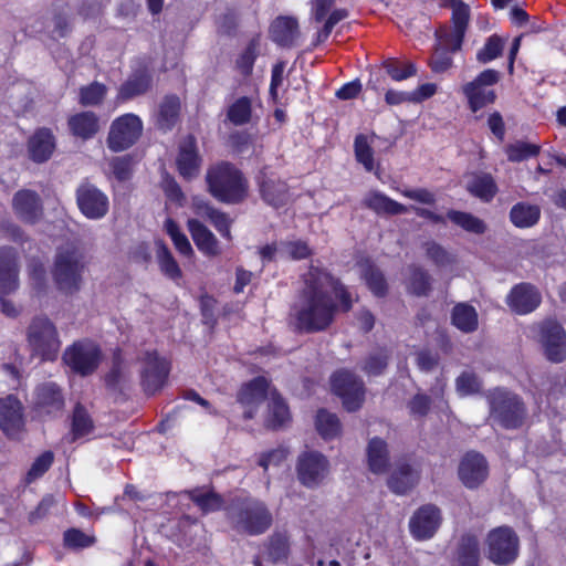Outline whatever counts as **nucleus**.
I'll return each mask as SVG.
<instances>
[{"label": "nucleus", "mask_w": 566, "mask_h": 566, "mask_svg": "<svg viewBox=\"0 0 566 566\" xmlns=\"http://www.w3.org/2000/svg\"><path fill=\"white\" fill-rule=\"evenodd\" d=\"M304 281L305 285L292 308L297 332H324L333 324L338 310L333 295L339 301V308L343 312L352 308L350 293L327 271L312 266Z\"/></svg>", "instance_id": "obj_1"}, {"label": "nucleus", "mask_w": 566, "mask_h": 566, "mask_svg": "<svg viewBox=\"0 0 566 566\" xmlns=\"http://www.w3.org/2000/svg\"><path fill=\"white\" fill-rule=\"evenodd\" d=\"M208 190L218 201L237 205L248 197L249 184L243 174L230 163L210 167L206 175Z\"/></svg>", "instance_id": "obj_2"}, {"label": "nucleus", "mask_w": 566, "mask_h": 566, "mask_svg": "<svg viewBox=\"0 0 566 566\" xmlns=\"http://www.w3.org/2000/svg\"><path fill=\"white\" fill-rule=\"evenodd\" d=\"M87 261L84 253L75 247L60 248L54 256L53 282L62 294L74 295L81 291Z\"/></svg>", "instance_id": "obj_3"}, {"label": "nucleus", "mask_w": 566, "mask_h": 566, "mask_svg": "<svg viewBox=\"0 0 566 566\" xmlns=\"http://www.w3.org/2000/svg\"><path fill=\"white\" fill-rule=\"evenodd\" d=\"M227 516L233 530L251 536L265 533L273 523L266 505L252 499L232 502L227 507Z\"/></svg>", "instance_id": "obj_4"}, {"label": "nucleus", "mask_w": 566, "mask_h": 566, "mask_svg": "<svg viewBox=\"0 0 566 566\" xmlns=\"http://www.w3.org/2000/svg\"><path fill=\"white\" fill-rule=\"evenodd\" d=\"M490 417L504 429L523 426L526 408L518 396L504 389H494L488 395Z\"/></svg>", "instance_id": "obj_5"}, {"label": "nucleus", "mask_w": 566, "mask_h": 566, "mask_svg": "<svg viewBox=\"0 0 566 566\" xmlns=\"http://www.w3.org/2000/svg\"><path fill=\"white\" fill-rule=\"evenodd\" d=\"M27 340L32 354L42 360H54L61 346L55 325L42 315L32 318L27 329Z\"/></svg>", "instance_id": "obj_6"}, {"label": "nucleus", "mask_w": 566, "mask_h": 566, "mask_svg": "<svg viewBox=\"0 0 566 566\" xmlns=\"http://www.w3.org/2000/svg\"><path fill=\"white\" fill-rule=\"evenodd\" d=\"M19 287L18 252L11 247L0 248V307L8 317H17L19 310L4 296Z\"/></svg>", "instance_id": "obj_7"}, {"label": "nucleus", "mask_w": 566, "mask_h": 566, "mask_svg": "<svg viewBox=\"0 0 566 566\" xmlns=\"http://www.w3.org/2000/svg\"><path fill=\"white\" fill-rule=\"evenodd\" d=\"M501 78L499 71L488 69L481 72L473 81L461 87L462 94L468 101V107L472 113H478L483 107L491 105L496 99V93L492 88Z\"/></svg>", "instance_id": "obj_8"}, {"label": "nucleus", "mask_w": 566, "mask_h": 566, "mask_svg": "<svg viewBox=\"0 0 566 566\" xmlns=\"http://www.w3.org/2000/svg\"><path fill=\"white\" fill-rule=\"evenodd\" d=\"M488 557L496 565H510L518 555V536L509 526H499L488 534Z\"/></svg>", "instance_id": "obj_9"}, {"label": "nucleus", "mask_w": 566, "mask_h": 566, "mask_svg": "<svg viewBox=\"0 0 566 566\" xmlns=\"http://www.w3.org/2000/svg\"><path fill=\"white\" fill-rule=\"evenodd\" d=\"M333 391L343 400L345 409L349 412L358 410L365 399L363 380L354 373L340 369L331 377Z\"/></svg>", "instance_id": "obj_10"}, {"label": "nucleus", "mask_w": 566, "mask_h": 566, "mask_svg": "<svg viewBox=\"0 0 566 566\" xmlns=\"http://www.w3.org/2000/svg\"><path fill=\"white\" fill-rule=\"evenodd\" d=\"M143 133L140 118L132 113L113 120L107 136V146L113 151H122L133 146Z\"/></svg>", "instance_id": "obj_11"}, {"label": "nucleus", "mask_w": 566, "mask_h": 566, "mask_svg": "<svg viewBox=\"0 0 566 566\" xmlns=\"http://www.w3.org/2000/svg\"><path fill=\"white\" fill-rule=\"evenodd\" d=\"M63 360L74 373L87 376L97 369L101 350L91 342H77L65 350Z\"/></svg>", "instance_id": "obj_12"}, {"label": "nucleus", "mask_w": 566, "mask_h": 566, "mask_svg": "<svg viewBox=\"0 0 566 566\" xmlns=\"http://www.w3.org/2000/svg\"><path fill=\"white\" fill-rule=\"evenodd\" d=\"M169 363L156 352H147L142 358L140 385L147 395L159 391L167 381Z\"/></svg>", "instance_id": "obj_13"}, {"label": "nucleus", "mask_w": 566, "mask_h": 566, "mask_svg": "<svg viewBox=\"0 0 566 566\" xmlns=\"http://www.w3.org/2000/svg\"><path fill=\"white\" fill-rule=\"evenodd\" d=\"M34 410L39 416L56 418L62 416L65 407L63 389L53 381H45L34 389Z\"/></svg>", "instance_id": "obj_14"}, {"label": "nucleus", "mask_w": 566, "mask_h": 566, "mask_svg": "<svg viewBox=\"0 0 566 566\" xmlns=\"http://www.w3.org/2000/svg\"><path fill=\"white\" fill-rule=\"evenodd\" d=\"M328 460L317 451L300 454L296 472L300 482L306 488L317 486L328 473Z\"/></svg>", "instance_id": "obj_15"}, {"label": "nucleus", "mask_w": 566, "mask_h": 566, "mask_svg": "<svg viewBox=\"0 0 566 566\" xmlns=\"http://www.w3.org/2000/svg\"><path fill=\"white\" fill-rule=\"evenodd\" d=\"M76 203L80 211L91 220L104 218L109 208L108 198L92 184H82L76 189Z\"/></svg>", "instance_id": "obj_16"}, {"label": "nucleus", "mask_w": 566, "mask_h": 566, "mask_svg": "<svg viewBox=\"0 0 566 566\" xmlns=\"http://www.w3.org/2000/svg\"><path fill=\"white\" fill-rule=\"evenodd\" d=\"M458 475L468 489H478L489 476L486 459L479 452H467L458 467Z\"/></svg>", "instance_id": "obj_17"}, {"label": "nucleus", "mask_w": 566, "mask_h": 566, "mask_svg": "<svg viewBox=\"0 0 566 566\" xmlns=\"http://www.w3.org/2000/svg\"><path fill=\"white\" fill-rule=\"evenodd\" d=\"M259 192L263 201L274 208L286 205L290 193L287 184L276 174L263 168L256 176Z\"/></svg>", "instance_id": "obj_18"}, {"label": "nucleus", "mask_w": 566, "mask_h": 566, "mask_svg": "<svg viewBox=\"0 0 566 566\" xmlns=\"http://www.w3.org/2000/svg\"><path fill=\"white\" fill-rule=\"evenodd\" d=\"M12 209L15 216L28 224L38 223L44 213L41 197L36 191L30 189H21L14 193Z\"/></svg>", "instance_id": "obj_19"}, {"label": "nucleus", "mask_w": 566, "mask_h": 566, "mask_svg": "<svg viewBox=\"0 0 566 566\" xmlns=\"http://www.w3.org/2000/svg\"><path fill=\"white\" fill-rule=\"evenodd\" d=\"M23 406L13 395L0 398V429L9 438H17L24 428Z\"/></svg>", "instance_id": "obj_20"}, {"label": "nucleus", "mask_w": 566, "mask_h": 566, "mask_svg": "<svg viewBox=\"0 0 566 566\" xmlns=\"http://www.w3.org/2000/svg\"><path fill=\"white\" fill-rule=\"evenodd\" d=\"M541 340L546 357L553 363H560L566 357V332L555 321H546L541 327Z\"/></svg>", "instance_id": "obj_21"}, {"label": "nucleus", "mask_w": 566, "mask_h": 566, "mask_svg": "<svg viewBox=\"0 0 566 566\" xmlns=\"http://www.w3.org/2000/svg\"><path fill=\"white\" fill-rule=\"evenodd\" d=\"M449 8L452 9V29L440 28L436 33L443 35L444 44L453 50H461L464 34L470 21V8L463 1Z\"/></svg>", "instance_id": "obj_22"}, {"label": "nucleus", "mask_w": 566, "mask_h": 566, "mask_svg": "<svg viewBox=\"0 0 566 566\" xmlns=\"http://www.w3.org/2000/svg\"><path fill=\"white\" fill-rule=\"evenodd\" d=\"M202 158L199 155L196 138L192 135L185 137L179 144L176 159L177 169L187 180L196 178L201 169Z\"/></svg>", "instance_id": "obj_23"}, {"label": "nucleus", "mask_w": 566, "mask_h": 566, "mask_svg": "<svg viewBox=\"0 0 566 566\" xmlns=\"http://www.w3.org/2000/svg\"><path fill=\"white\" fill-rule=\"evenodd\" d=\"M541 302V293L530 283L515 285L506 297L509 307L518 315L532 313L539 306Z\"/></svg>", "instance_id": "obj_24"}, {"label": "nucleus", "mask_w": 566, "mask_h": 566, "mask_svg": "<svg viewBox=\"0 0 566 566\" xmlns=\"http://www.w3.org/2000/svg\"><path fill=\"white\" fill-rule=\"evenodd\" d=\"M441 522L440 510L434 505L420 507L410 520V532L417 539H428Z\"/></svg>", "instance_id": "obj_25"}, {"label": "nucleus", "mask_w": 566, "mask_h": 566, "mask_svg": "<svg viewBox=\"0 0 566 566\" xmlns=\"http://www.w3.org/2000/svg\"><path fill=\"white\" fill-rule=\"evenodd\" d=\"M55 147V137L49 128L36 129L27 144L29 158L36 164L48 161L52 157Z\"/></svg>", "instance_id": "obj_26"}, {"label": "nucleus", "mask_w": 566, "mask_h": 566, "mask_svg": "<svg viewBox=\"0 0 566 566\" xmlns=\"http://www.w3.org/2000/svg\"><path fill=\"white\" fill-rule=\"evenodd\" d=\"M271 39L280 46L291 48L300 36L298 22L294 17H277L270 27Z\"/></svg>", "instance_id": "obj_27"}, {"label": "nucleus", "mask_w": 566, "mask_h": 566, "mask_svg": "<svg viewBox=\"0 0 566 566\" xmlns=\"http://www.w3.org/2000/svg\"><path fill=\"white\" fill-rule=\"evenodd\" d=\"M153 83V77L146 69L136 70L129 77L120 85L117 94L118 101H129L136 96L146 94Z\"/></svg>", "instance_id": "obj_28"}, {"label": "nucleus", "mask_w": 566, "mask_h": 566, "mask_svg": "<svg viewBox=\"0 0 566 566\" xmlns=\"http://www.w3.org/2000/svg\"><path fill=\"white\" fill-rule=\"evenodd\" d=\"M188 230L197 248L209 256L220 254L219 242L214 234L199 220L189 219Z\"/></svg>", "instance_id": "obj_29"}, {"label": "nucleus", "mask_w": 566, "mask_h": 566, "mask_svg": "<svg viewBox=\"0 0 566 566\" xmlns=\"http://www.w3.org/2000/svg\"><path fill=\"white\" fill-rule=\"evenodd\" d=\"M467 191L483 202H490L497 193L494 178L488 172H472L468 176Z\"/></svg>", "instance_id": "obj_30"}, {"label": "nucleus", "mask_w": 566, "mask_h": 566, "mask_svg": "<svg viewBox=\"0 0 566 566\" xmlns=\"http://www.w3.org/2000/svg\"><path fill=\"white\" fill-rule=\"evenodd\" d=\"M480 547L478 536L465 533L461 536L454 556V566H479Z\"/></svg>", "instance_id": "obj_31"}, {"label": "nucleus", "mask_w": 566, "mask_h": 566, "mask_svg": "<svg viewBox=\"0 0 566 566\" xmlns=\"http://www.w3.org/2000/svg\"><path fill=\"white\" fill-rule=\"evenodd\" d=\"M419 481V474L408 463H399L388 479V488L396 494H406Z\"/></svg>", "instance_id": "obj_32"}, {"label": "nucleus", "mask_w": 566, "mask_h": 566, "mask_svg": "<svg viewBox=\"0 0 566 566\" xmlns=\"http://www.w3.org/2000/svg\"><path fill=\"white\" fill-rule=\"evenodd\" d=\"M94 430V421L87 409L80 402L74 406L72 412L71 431L65 437L69 443L90 434Z\"/></svg>", "instance_id": "obj_33"}, {"label": "nucleus", "mask_w": 566, "mask_h": 566, "mask_svg": "<svg viewBox=\"0 0 566 566\" xmlns=\"http://www.w3.org/2000/svg\"><path fill=\"white\" fill-rule=\"evenodd\" d=\"M364 206L377 214L397 216L407 212V207L392 200L380 191H370L364 199Z\"/></svg>", "instance_id": "obj_34"}, {"label": "nucleus", "mask_w": 566, "mask_h": 566, "mask_svg": "<svg viewBox=\"0 0 566 566\" xmlns=\"http://www.w3.org/2000/svg\"><path fill=\"white\" fill-rule=\"evenodd\" d=\"M290 552L291 544L286 532H274L264 543L265 557L274 564L285 563Z\"/></svg>", "instance_id": "obj_35"}, {"label": "nucleus", "mask_w": 566, "mask_h": 566, "mask_svg": "<svg viewBox=\"0 0 566 566\" xmlns=\"http://www.w3.org/2000/svg\"><path fill=\"white\" fill-rule=\"evenodd\" d=\"M368 468L373 473H385L389 465L387 443L380 438H373L367 447Z\"/></svg>", "instance_id": "obj_36"}, {"label": "nucleus", "mask_w": 566, "mask_h": 566, "mask_svg": "<svg viewBox=\"0 0 566 566\" xmlns=\"http://www.w3.org/2000/svg\"><path fill=\"white\" fill-rule=\"evenodd\" d=\"M72 134L82 139L92 138L98 132V117L93 112H82L69 118Z\"/></svg>", "instance_id": "obj_37"}, {"label": "nucleus", "mask_w": 566, "mask_h": 566, "mask_svg": "<svg viewBox=\"0 0 566 566\" xmlns=\"http://www.w3.org/2000/svg\"><path fill=\"white\" fill-rule=\"evenodd\" d=\"M130 379V370L127 363L123 359L119 350L113 356L111 370L105 376V384L112 390L122 391Z\"/></svg>", "instance_id": "obj_38"}, {"label": "nucleus", "mask_w": 566, "mask_h": 566, "mask_svg": "<svg viewBox=\"0 0 566 566\" xmlns=\"http://www.w3.org/2000/svg\"><path fill=\"white\" fill-rule=\"evenodd\" d=\"M195 207L197 213L207 218L223 238L228 240L231 239V220L227 213L216 209L210 203L205 201H196Z\"/></svg>", "instance_id": "obj_39"}, {"label": "nucleus", "mask_w": 566, "mask_h": 566, "mask_svg": "<svg viewBox=\"0 0 566 566\" xmlns=\"http://www.w3.org/2000/svg\"><path fill=\"white\" fill-rule=\"evenodd\" d=\"M186 494L203 514L219 511L224 503L220 494L205 488L189 490Z\"/></svg>", "instance_id": "obj_40"}, {"label": "nucleus", "mask_w": 566, "mask_h": 566, "mask_svg": "<svg viewBox=\"0 0 566 566\" xmlns=\"http://www.w3.org/2000/svg\"><path fill=\"white\" fill-rule=\"evenodd\" d=\"M268 387L264 377H256L241 388L238 400L244 406H258L265 399Z\"/></svg>", "instance_id": "obj_41"}, {"label": "nucleus", "mask_w": 566, "mask_h": 566, "mask_svg": "<svg viewBox=\"0 0 566 566\" xmlns=\"http://www.w3.org/2000/svg\"><path fill=\"white\" fill-rule=\"evenodd\" d=\"M180 111V99L176 95H168L160 104L157 116V126L159 129L170 130L178 122Z\"/></svg>", "instance_id": "obj_42"}, {"label": "nucleus", "mask_w": 566, "mask_h": 566, "mask_svg": "<svg viewBox=\"0 0 566 566\" xmlns=\"http://www.w3.org/2000/svg\"><path fill=\"white\" fill-rule=\"evenodd\" d=\"M452 323L464 333H472L478 329L479 321L475 308L467 303H459L452 311Z\"/></svg>", "instance_id": "obj_43"}, {"label": "nucleus", "mask_w": 566, "mask_h": 566, "mask_svg": "<svg viewBox=\"0 0 566 566\" xmlns=\"http://www.w3.org/2000/svg\"><path fill=\"white\" fill-rule=\"evenodd\" d=\"M360 275L365 280L368 289L378 297L387 293V282L382 272L371 262L366 261L360 264Z\"/></svg>", "instance_id": "obj_44"}, {"label": "nucleus", "mask_w": 566, "mask_h": 566, "mask_svg": "<svg viewBox=\"0 0 566 566\" xmlns=\"http://www.w3.org/2000/svg\"><path fill=\"white\" fill-rule=\"evenodd\" d=\"M437 44L434 52L430 59V66L434 73H443L452 66L451 53L458 52L449 45H446L443 35L436 33Z\"/></svg>", "instance_id": "obj_45"}, {"label": "nucleus", "mask_w": 566, "mask_h": 566, "mask_svg": "<svg viewBox=\"0 0 566 566\" xmlns=\"http://www.w3.org/2000/svg\"><path fill=\"white\" fill-rule=\"evenodd\" d=\"M447 218L468 232L482 234L486 231V224L484 221L473 216L472 213L458 210H449Z\"/></svg>", "instance_id": "obj_46"}, {"label": "nucleus", "mask_w": 566, "mask_h": 566, "mask_svg": "<svg viewBox=\"0 0 566 566\" xmlns=\"http://www.w3.org/2000/svg\"><path fill=\"white\" fill-rule=\"evenodd\" d=\"M315 426L325 440L334 439L340 433V422L335 413L325 409L317 411Z\"/></svg>", "instance_id": "obj_47"}, {"label": "nucleus", "mask_w": 566, "mask_h": 566, "mask_svg": "<svg viewBox=\"0 0 566 566\" xmlns=\"http://www.w3.org/2000/svg\"><path fill=\"white\" fill-rule=\"evenodd\" d=\"M510 219L518 228L532 227L539 219V209L536 206L517 203L511 209Z\"/></svg>", "instance_id": "obj_48"}, {"label": "nucleus", "mask_w": 566, "mask_h": 566, "mask_svg": "<svg viewBox=\"0 0 566 566\" xmlns=\"http://www.w3.org/2000/svg\"><path fill=\"white\" fill-rule=\"evenodd\" d=\"M354 153L356 160L364 166L366 171L371 172L375 170L374 150L366 135L358 134L355 137Z\"/></svg>", "instance_id": "obj_49"}, {"label": "nucleus", "mask_w": 566, "mask_h": 566, "mask_svg": "<svg viewBox=\"0 0 566 566\" xmlns=\"http://www.w3.org/2000/svg\"><path fill=\"white\" fill-rule=\"evenodd\" d=\"M312 254L306 241L286 240L279 243V255L283 259L303 260Z\"/></svg>", "instance_id": "obj_50"}, {"label": "nucleus", "mask_w": 566, "mask_h": 566, "mask_svg": "<svg viewBox=\"0 0 566 566\" xmlns=\"http://www.w3.org/2000/svg\"><path fill=\"white\" fill-rule=\"evenodd\" d=\"M389 353L385 348L370 353L363 361L361 370L368 376L381 375L388 366Z\"/></svg>", "instance_id": "obj_51"}, {"label": "nucleus", "mask_w": 566, "mask_h": 566, "mask_svg": "<svg viewBox=\"0 0 566 566\" xmlns=\"http://www.w3.org/2000/svg\"><path fill=\"white\" fill-rule=\"evenodd\" d=\"M157 259L161 272L167 277L174 281L181 279L182 272L166 244H158Z\"/></svg>", "instance_id": "obj_52"}, {"label": "nucleus", "mask_w": 566, "mask_h": 566, "mask_svg": "<svg viewBox=\"0 0 566 566\" xmlns=\"http://www.w3.org/2000/svg\"><path fill=\"white\" fill-rule=\"evenodd\" d=\"M541 151V147L523 140H517L505 147L507 159L512 163H520L532 157H536Z\"/></svg>", "instance_id": "obj_53"}, {"label": "nucleus", "mask_w": 566, "mask_h": 566, "mask_svg": "<svg viewBox=\"0 0 566 566\" xmlns=\"http://www.w3.org/2000/svg\"><path fill=\"white\" fill-rule=\"evenodd\" d=\"M410 277H409V289L410 291L418 295L424 296L431 290V277L429 273L420 266L410 265Z\"/></svg>", "instance_id": "obj_54"}, {"label": "nucleus", "mask_w": 566, "mask_h": 566, "mask_svg": "<svg viewBox=\"0 0 566 566\" xmlns=\"http://www.w3.org/2000/svg\"><path fill=\"white\" fill-rule=\"evenodd\" d=\"M251 113V99L249 97L243 96L238 98L232 105H230L227 116L232 124L241 126L250 122Z\"/></svg>", "instance_id": "obj_55"}, {"label": "nucleus", "mask_w": 566, "mask_h": 566, "mask_svg": "<svg viewBox=\"0 0 566 566\" xmlns=\"http://www.w3.org/2000/svg\"><path fill=\"white\" fill-rule=\"evenodd\" d=\"M106 93L107 87L95 81L80 88L78 102L83 106L99 105L104 101Z\"/></svg>", "instance_id": "obj_56"}, {"label": "nucleus", "mask_w": 566, "mask_h": 566, "mask_svg": "<svg viewBox=\"0 0 566 566\" xmlns=\"http://www.w3.org/2000/svg\"><path fill=\"white\" fill-rule=\"evenodd\" d=\"M289 419L290 412L286 403L280 396L273 395L270 402V419L268 420V426L272 429H277Z\"/></svg>", "instance_id": "obj_57"}, {"label": "nucleus", "mask_w": 566, "mask_h": 566, "mask_svg": "<svg viewBox=\"0 0 566 566\" xmlns=\"http://www.w3.org/2000/svg\"><path fill=\"white\" fill-rule=\"evenodd\" d=\"M167 234L171 238L175 248L185 256L192 254L193 250L188 238L180 231L179 226L172 219H167L165 222Z\"/></svg>", "instance_id": "obj_58"}, {"label": "nucleus", "mask_w": 566, "mask_h": 566, "mask_svg": "<svg viewBox=\"0 0 566 566\" xmlns=\"http://www.w3.org/2000/svg\"><path fill=\"white\" fill-rule=\"evenodd\" d=\"M426 255L438 266H447L454 263V256L436 241H427L422 245Z\"/></svg>", "instance_id": "obj_59"}, {"label": "nucleus", "mask_w": 566, "mask_h": 566, "mask_svg": "<svg viewBox=\"0 0 566 566\" xmlns=\"http://www.w3.org/2000/svg\"><path fill=\"white\" fill-rule=\"evenodd\" d=\"M384 67L394 81H402L416 75V65L411 62L401 64L397 60L389 59L384 62Z\"/></svg>", "instance_id": "obj_60"}, {"label": "nucleus", "mask_w": 566, "mask_h": 566, "mask_svg": "<svg viewBox=\"0 0 566 566\" xmlns=\"http://www.w3.org/2000/svg\"><path fill=\"white\" fill-rule=\"evenodd\" d=\"M503 40L496 35H491L484 46L478 52L476 59L481 63H488L502 55Z\"/></svg>", "instance_id": "obj_61"}, {"label": "nucleus", "mask_w": 566, "mask_h": 566, "mask_svg": "<svg viewBox=\"0 0 566 566\" xmlns=\"http://www.w3.org/2000/svg\"><path fill=\"white\" fill-rule=\"evenodd\" d=\"M53 460V452L44 451L33 461L30 470L27 473L25 481L28 483H32L36 479L41 478L51 468Z\"/></svg>", "instance_id": "obj_62"}, {"label": "nucleus", "mask_w": 566, "mask_h": 566, "mask_svg": "<svg viewBox=\"0 0 566 566\" xmlns=\"http://www.w3.org/2000/svg\"><path fill=\"white\" fill-rule=\"evenodd\" d=\"M455 388L460 396L474 395L481 389V381L474 373L463 371L455 379Z\"/></svg>", "instance_id": "obj_63"}, {"label": "nucleus", "mask_w": 566, "mask_h": 566, "mask_svg": "<svg viewBox=\"0 0 566 566\" xmlns=\"http://www.w3.org/2000/svg\"><path fill=\"white\" fill-rule=\"evenodd\" d=\"M63 542L65 547L76 549L91 546L94 539L77 528H71L64 533Z\"/></svg>", "instance_id": "obj_64"}]
</instances>
